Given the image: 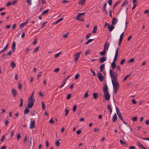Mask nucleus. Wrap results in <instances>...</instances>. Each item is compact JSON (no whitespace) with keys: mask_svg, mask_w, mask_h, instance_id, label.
Segmentation results:
<instances>
[{"mask_svg":"<svg viewBox=\"0 0 149 149\" xmlns=\"http://www.w3.org/2000/svg\"><path fill=\"white\" fill-rule=\"evenodd\" d=\"M93 39H89L87 41V42H86L85 44L86 45H87L90 42H92V41H93Z\"/></svg>","mask_w":149,"mask_h":149,"instance_id":"33","label":"nucleus"},{"mask_svg":"<svg viewBox=\"0 0 149 149\" xmlns=\"http://www.w3.org/2000/svg\"><path fill=\"white\" fill-rule=\"evenodd\" d=\"M85 15V12L83 13H79L78 15V16H79L80 17L82 15Z\"/></svg>","mask_w":149,"mask_h":149,"instance_id":"40","label":"nucleus"},{"mask_svg":"<svg viewBox=\"0 0 149 149\" xmlns=\"http://www.w3.org/2000/svg\"><path fill=\"white\" fill-rule=\"evenodd\" d=\"M120 2V1H117L115 4L113 6V9H114L115 7L116 6V5L119 4Z\"/></svg>","mask_w":149,"mask_h":149,"instance_id":"29","label":"nucleus"},{"mask_svg":"<svg viewBox=\"0 0 149 149\" xmlns=\"http://www.w3.org/2000/svg\"><path fill=\"white\" fill-rule=\"evenodd\" d=\"M81 52H78L77 54H75L74 55V59H75V61H77L80 56V54L81 53Z\"/></svg>","mask_w":149,"mask_h":149,"instance_id":"5","label":"nucleus"},{"mask_svg":"<svg viewBox=\"0 0 149 149\" xmlns=\"http://www.w3.org/2000/svg\"><path fill=\"white\" fill-rule=\"evenodd\" d=\"M110 74L111 77L113 79V81H117V79L118 74L117 73L115 72L113 70H110Z\"/></svg>","mask_w":149,"mask_h":149,"instance_id":"3","label":"nucleus"},{"mask_svg":"<svg viewBox=\"0 0 149 149\" xmlns=\"http://www.w3.org/2000/svg\"><path fill=\"white\" fill-rule=\"evenodd\" d=\"M65 116H67L69 112V110L67 109H65Z\"/></svg>","mask_w":149,"mask_h":149,"instance_id":"54","label":"nucleus"},{"mask_svg":"<svg viewBox=\"0 0 149 149\" xmlns=\"http://www.w3.org/2000/svg\"><path fill=\"white\" fill-rule=\"evenodd\" d=\"M123 122V123L127 125H126V126H127V127H128L130 129H130V127L129 126V125H128L126 122H125L124 120H123H123H121Z\"/></svg>","mask_w":149,"mask_h":149,"instance_id":"38","label":"nucleus"},{"mask_svg":"<svg viewBox=\"0 0 149 149\" xmlns=\"http://www.w3.org/2000/svg\"><path fill=\"white\" fill-rule=\"evenodd\" d=\"M42 107L43 110L45 109V104L43 102H42Z\"/></svg>","mask_w":149,"mask_h":149,"instance_id":"39","label":"nucleus"},{"mask_svg":"<svg viewBox=\"0 0 149 149\" xmlns=\"http://www.w3.org/2000/svg\"><path fill=\"white\" fill-rule=\"evenodd\" d=\"M69 33H67L66 34H64L63 36V37L64 38H67L68 37V34H69Z\"/></svg>","mask_w":149,"mask_h":149,"instance_id":"59","label":"nucleus"},{"mask_svg":"<svg viewBox=\"0 0 149 149\" xmlns=\"http://www.w3.org/2000/svg\"><path fill=\"white\" fill-rule=\"evenodd\" d=\"M109 46V43L108 42H106L104 45L103 49L107 51L108 49Z\"/></svg>","mask_w":149,"mask_h":149,"instance_id":"6","label":"nucleus"},{"mask_svg":"<svg viewBox=\"0 0 149 149\" xmlns=\"http://www.w3.org/2000/svg\"><path fill=\"white\" fill-rule=\"evenodd\" d=\"M106 51L103 49V51L100 52V55L101 56H104L106 53Z\"/></svg>","mask_w":149,"mask_h":149,"instance_id":"22","label":"nucleus"},{"mask_svg":"<svg viewBox=\"0 0 149 149\" xmlns=\"http://www.w3.org/2000/svg\"><path fill=\"white\" fill-rule=\"evenodd\" d=\"M20 103L19 105V107H22L23 104V100L22 98H20Z\"/></svg>","mask_w":149,"mask_h":149,"instance_id":"31","label":"nucleus"},{"mask_svg":"<svg viewBox=\"0 0 149 149\" xmlns=\"http://www.w3.org/2000/svg\"><path fill=\"white\" fill-rule=\"evenodd\" d=\"M138 144L139 147L142 149H147L146 147L139 141L137 142Z\"/></svg>","mask_w":149,"mask_h":149,"instance_id":"12","label":"nucleus"},{"mask_svg":"<svg viewBox=\"0 0 149 149\" xmlns=\"http://www.w3.org/2000/svg\"><path fill=\"white\" fill-rule=\"evenodd\" d=\"M131 73H130L129 74V75H127L124 78V79H123V80L124 81H125V80H126V79H127L128 77H129L130 75V74H131Z\"/></svg>","mask_w":149,"mask_h":149,"instance_id":"52","label":"nucleus"},{"mask_svg":"<svg viewBox=\"0 0 149 149\" xmlns=\"http://www.w3.org/2000/svg\"><path fill=\"white\" fill-rule=\"evenodd\" d=\"M29 109L27 108H26L24 110V114H27L29 112Z\"/></svg>","mask_w":149,"mask_h":149,"instance_id":"24","label":"nucleus"},{"mask_svg":"<svg viewBox=\"0 0 149 149\" xmlns=\"http://www.w3.org/2000/svg\"><path fill=\"white\" fill-rule=\"evenodd\" d=\"M111 66L113 69H114L116 67V64L114 62H113L111 63Z\"/></svg>","mask_w":149,"mask_h":149,"instance_id":"19","label":"nucleus"},{"mask_svg":"<svg viewBox=\"0 0 149 149\" xmlns=\"http://www.w3.org/2000/svg\"><path fill=\"white\" fill-rule=\"evenodd\" d=\"M90 52V51L89 50H86L85 52V55L87 56L88 54H89Z\"/></svg>","mask_w":149,"mask_h":149,"instance_id":"56","label":"nucleus"},{"mask_svg":"<svg viewBox=\"0 0 149 149\" xmlns=\"http://www.w3.org/2000/svg\"><path fill=\"white\" fill-rule=\"evenodd\" d=\"M123 34H124V32H123L121 34V35L120 36L119 43H118V45L119 46H120L121 44V42H122V40H123Z\"/></svg>","mask_w":149,"mask_h":149,"instance_id":"8","label":"nucleus"},{"mask_svg":"<svg viewBox=\"0 0 149 149\" xmlns=\"http://www.w3.org/2000/svg\"><path fill=\"white\" fill-rule=\"evenodd\" d=\"M91 35V33H89L88 34L86 37V39H88Z\"/></svg>","mask_w":149,"mask_h":149,"instance_id":"49","label":"nucleus"},{"mask_svg":"<svg viewBox=\"0 0 149 149\" xmlns=\"http://www.w3.org/2000/svg\"><path fill=\"white\" fill-rule=\"evenodd\" d=\"M18 89H22V85L20 83H18Z\"/></svg>","mask_w":149,"mask_h":149,"instance_id":"55","label":"nucleus"},{"mask_svg":"<svg viewBox=\"0 0 149 149\" xmlns=\"http://www.w3.org/2000/svg\"><path fill=\"white\" fill-rule=\"evenodd\" d=\"M139 138H140L141 139H142L145 140H146L149 141V138H143V137H140L139 136Z\"/></svg>","mask_w":149,"mask_h":149,"instance_id":"35","label":"nucleus"},{"mask_svg":"<svg viewBox=\"0 0 149 149\" xmlns=\"http://www.w3.org/2000/svg\"><path fill=\"white\" fill-rule=\"evenodd\" d=\"M32 141H30L29 143H30V147H32V148L33 147V146H32V143H33V138H32Z\"/></svg>","mask_w":149,"mask_h":149,"instance_id":"43","label":"nucleus"},{"mask_svg":"<svg viewBox=\"0 0 149 149\" xmlns=\"http://www.w3.org/2000/svg\"><path fill=\"white\" fill-rule=\"evenodd\" d=\"M12 93L13 94L14 97H15L17 96V91L14 89H12Z\"/></svg>","mask_w":149,"mask_h":149,"instance_id":"10","label":"nucleus"},{"mask_svg":"<svg viewBox=\"0 0 149 149\" xmlns=\"http://www.w3.org/2000/svg\"><path fill=\"white\" fill-rule=\"evenodd\" d=\"M113 86V88H115L114 91L115 94H116L118 91V89L119 88V84L117 81H113V79L111 80Z\"/></svg>","mask_w":149,"mask_h":149,"instance_id":"2","label":"nucleus"},{"mask_svg":"<svg viewBox=\"0 0 149 149\" xmlns=\"http://www.w3.org/2000/svg\"><path fill=\"white\" fill-rule=\"evenodd\" d=\"M128 3V1H127L125 0L123 2V3L121 4V6H123L124 5H127Z\"/></svg>","mask_w":149,"mask_h":149,"instance_id":"27","label":"nucleus"},{"mask_svg":"<svg viewBox=\"0 0 149 149\" xmlns=\"http://www.w3.org/2000/svg\"><path fill=\"white\" fill-rule=\"evenodd\" d=\"M26 24L25 22L21 24H20V25H19V27H20L21 28H22L24 26V25H26Z\"/></svg>","mask_w":149,"mask_h":149,"instance_id":"34","label":"nucleus"},{"mask_svg":"<svg viewBox=\"0 0 149 149\" xmlns=\"http://www.w3.org/2000/svg\"><path fill=\"white\" fill-rule=\"evenodd\" d=\"M60 69L59 68H57L54 70V72H58L59 70Z\"/></svg>","mask_w":149,"mask_h":149,"instance_id":"61","label":"nucleus"},{"mask_svg":"<svg viewBox=\"0 0 149 149\" xmlns=\"http://www.w3.org/2000/svg\"><path fill=\"white\" fill-rule=\"evenodd\" d=\"M77 109V106L76 105H74L73 107L72 108V110L74 112H75Z\"/></svg>","mask_w":149,"mask_h":149,"instance_id":"42","label":"nucleus"},{"mask_svg":"<svg viewBox=\"0 0 149 149\" xmlns=\"http://www.w3.org/2000/svg\"><path fill=\"white\" fill-rule=\"evenodd\" d=\"M29 48H26L25 49V50H24V51H25V52L26 53H27L29 52Z\"/></svg>","mask_w":149,"mask_h":149,"instance_id":"57","label":"nucleus"},{"mask_svg":"<svg viewBox=\"0 0 149 149\" xmlns=\"http://www.w3.org/2000/svg\"><path fill=\"white\" fill-rule=\"evenodd\" d=\"M97 30V26H95L93 27V29L92 31V33H96Z\"/></svg>","mask_w":149,"mask_h":149,"instance_id":"21","label":"nucleus"},{"mask_svg":"<svg viewBox=\"0 0 149 149\" xmlns=\"http://www.w3.org/2000/svg\"><path fill=\"white\" fill-rule=\"evenodd\" d=\"M29 100V102L30 103H33L34 104V101L33 100V98H30V97H29L28 99Z\"/></svg>","mask_w":149,"mask_h":149,"instance_id":"23","label":"nucleus"},{"mask_svg":"<svg viewBox=\"0 0 149 149\" xmlns=\"http://www.w3.org/2000/svg\"><path fill=\"white\" fill-rule=\"evenodd\" d=\"M112 2L113 1L112 0H109L108 2V4L110 6H111L112 5Z\"/></svg>","mask_w":149,"mask_h":149,"instance_id":"48","label":"nucleus"},{"mask_svg":"<svg viewBox=\"0 0 149 149\" xmlns=\"http://www.w3.org/2000/svg\"><path fill=\"white\" fill-rule=\"evenodd\" d=\"M27 140V138L26 136H25L23 140V143H24Z\"/></svg>","mask_w":149,"mask_h":149,"instance_id":"47","label":"nucleus"},{"mask_svg":"<svg viewBox=\"0 0 149 149\" xmlns=\"http://www.w3.org/2000/svg\"><path fill=\"white\" fill-rule=\"evenodd\" d=\"M61 139H59L58 141H56V145L57 146H59V141L61 140Z\"/></svg>","mask_w":149,"mask_h":149,"instance_id":"46","label":"nucleus"},{"mask_svg":"<svg viewBox=\"0 0 149 149\" xmlns=\"http://www.w3.org/2000/svg\"><path fill=\"white\" fill-rule=\"evenodd\" d=\"M116 113H117L118 115H119L120 114H121V113L119 111L118 108L116 106Z\"/></svg>","mask_w":149,"mask_h":149,"instance_id":"28","label":"nucleus"},{"mask_svg":"<svg viewBox=\"0 0 149 149\" xmlns=\"http://www.w3.org/2000/svg\"><path fill=\"white\" fill-rule=\"evenodd\" d=\"M107 5V3H105L104 4V6L103 7L102 9L104 10H106V8Z\"/></svg>","mask_w":149,"mask_h":149,"instance_id":"41","label":"nucleus"},{"mask_svg":"<svg viewBox=\"0 0 149 149\" xmlns=\"http://www.w3.org/2000/svg\"><path fill=\"white\" fill-rule=\"evenodd\" d=\"M107 60V57L105 56L101 57L99 60V62L101 63H103Z\"/></svg>","mask_w":149,"mask_h":149,"instance_id":"9","label":"nucleus"},{"mask_svg":"<svg viewBox=\"0 0 149 149\" xmlns=\"http://www.w3.org/2000/svg\"><path fill=\"white\" fill-rule=\"evenodd\" d=\"M120 144L121 145H124V144L125 145H127V144L126 143H125V142H124L121 139L120 140Z\"/></svg>","mask_w":149,"mask_h":149,"instance_id":"37","label":"nucleus"},{"mask_svg":"<svg viewBox=\"0 0 149 149\" xmlns=\"http://www.w3.org/2000/svg\"><path fill=\"white\" fill-rule=\"evenodd\" d=\"M71 95L70 94H69L68 96H67V97H66V98L67 99V100H69L70 98V97H71Z\"/></svg>","mask_w":149,"mask_h":149,"instance_id":"60","label":"nucleus"},{"mask_svg":"<svg viewBox=\"0 0 149 149\" xmlns=\"http://www.w3.org/2000/svg\"><path fill=\"white\" fill-rule=\"evenodd\" d=\"M118 55L115 54V57L113 59V62H116L118 59Z\"/></svg>","mask_w":149,"mask_h":149,"instance_id":"32","label":"nucleus"},{"mask_svg":"<svg viewBox=\"0 0 149 149\" xmlns=\"http://www.w3.org/2000/svg\"><path fill=\"white\" fill-rule=\"evenodd\" d=\"M11 66L13 68L16 66V64L13 62H11Z\"/></svg>","mask_w":149,"mask_h":149,"instance_id":"30","label":"nucleus"},{"mask_svg":"<svg viewBox=\"0 0 149 149\" xmlns=\"http://www.w3.org/2000/svg\"><path fill=\"white\" fill-rule=\"evenodd\" d=\"M86 1V0H80L78 2V4L81 5H84Z\"/></svg>","mask_w":149,"mask_h":149,"instance_id":"15","label":"nucleus"},{"mask_svg":"<svg viewBox=\"0 0 149 149\" xmlns=\"http://www.w3.org/2000/svg\"><path fill=\"white\" fill-rule=\"evenodd\" d=\"M32 119H33L32 118L31 119L30 126L29 127V128L31 129H32L34 127L35 125V121L34 120H32Z\"/></svg>","mask_w":149,"mask_h":149,"instance_id":"7","label":"nucleus"},{"mask_svg":"<svg viewBox=\"0 0 149 149\" xmlns=\"http://www.w3.org/2000/svg\"><path fill=\"white\" fill-rule=\"evenodd\" d=\"M93 97L95 100L97 99L98 98L97 93H94L93 94Z\"/></svg>","mask_w":149,"mask_h":149,"instance_id":"16","label":"nucleus"},{"mask_svg":"<svg viewBox=\"0 0 149 149\" xmlns=\"http://www.w3.org/2000/svg\"><path fill=\"white\" fill-rule=\"evenodd\" d=\"M104 87L103 89V91L104 93V95L106 100H110V96L109 93L108 91V87L106 84H104Z\"/></svg>","mask_w":149,"mask_h":149,"instance_id":"1","label":"nucleus"},{"mask_svg":"<svg viewBox=\"0 0 149 149\" xmlns=\"http://www.w3.org/2000/svg\"><path fill=\"white\" fill-rule=\"evenodd\" d=\"M117 117L116 115V113H115L113 118V121L114 122H116L117 120Z\"/></svg>","mask_w":149,"mask_h":149,"instance_id":"17","label":"nucleus"},{"mask_svg":"<svg viewBox=\"0 0 149 149\" xmlns=\"http://www.w3.org/2000/svg\"><path fill=\"white\" fill-rule=\"evenodd\" d=\"M133 6L135 7H136L137 4V0H133Z\"/></svg>","mask_w":149,"mask_h":149,"instance_id":"25","label":"nucleus"},{"mask_svg":"<svg viewBox=\"0 0 149 149\" xmlns=\"http://www.w3.org/2000/svg\"><path fill=\"white\" fill-rule=\"evenodd\" d=\"M34 104L33 103L29 102L27 104V107L29 108H31L33 106Z\"/></svg>","mask_w":149,"mask_h":149,"instance_id":"18","label":"nucleus"},{"mask_svg":"<svg viewBox=\"0 0 149 149\" xmlns=\"http://www.w3.org/2000/svg\"><path fill=\"white\" fill-rule=\"evenodd\" d=\"M8 43H7L6 46L3 49L5 51L6 50H7V49L8 48Z\"/></svg>","mask_w":149,"mask_h":149,"instance_id":"44","label":"nucleus"},{"mask_svg":"<svg viewBox=\"0 0 149 149\" xmlns=\"http://www.w3.org/2000/svg\"><path fill=\"white\" fill-rule=\"evenodd\" d=\"M49 10V9H47L46 10L44 11L41 14V15H44L45 14L48 12Z\"/></svg>","mask_w":149,"mask_h":149,"instance_id":"26","label":"nucleus"},{"mask_svg":"<svg viewBox=\"0 0 149 149\" xmlns=\"http://www.w3.org/2000/svg\"><path fill=\"white\" fill-rule=\"evenodd\" d=\"M119 118L121 120H123V118L121 115V114H120L118 115Z\"/></svg>","mask_w":149,"mask_h":149,"instance_id":"58","label":"nucleus"},{"mask_svg":"<svg viewBox=\"0 0 149 149\" xmlns=\"http://www.w3.org/2000/svg\"><path fill=\"white\" fill-rule=\"evenodd\" d=\"M125 61V59H122L120 62V64L121 65H123L124 64Z\"/></svg>","mask_w":149,"mask_h":149,"instance_id":"45","label":"nucleus"},{"mask_svg":"<svg viewBox=\"0 0 149 149\" xmlns=\"http://www.w3.org/2000/svg\"><path fill=\"white\" fill-rule=\"evenodd\" d=\"M145 123L147 125H149V119H147L146 120Z\"/></svg>","mask_w":149,"mask_h":149,"instance_id":"64","label":"nucleus"},{"mask_svg":"<svg viewBox=\"0 0 149 149\" xmlns=\"http://www.w3.org/2000/svg\"><path fill=\"white\" fill-rule=\"evenodd\" d=\"M12 52H15V44L14 42H13L12 46Z\"/></svg>","mask_w":149,"mask_h":149,"instance_id":"14","label":"nucleus"},{"mask_svg":"<svg viewBox=\"0 0 149 149\" xmlns=\"http://www.w3.org/2000/svg\"><path fill=\"white\" fill-rule=\"evenodd\" d=\"M134 60L133 58H132L129 60L128 62L129 63H133L134 62Z\"/></svg>","mask_w":149,"mask_h":149,"instance_id":"53","label":"nucleus"},{"mask_svg":"<svg viewBox=\"0 0 149 149\" xmlns=\"http://www.w3.org/2000/svg\"><path fill=\"white\" fill-rule=\"evenodd\" d=\"M113 25H110L109 26H107V28L108 29V30L110 31H111L114 28V26Z\"/></svg>","mask_w":149,"mask_h":149,"instance_id":"11","label":"nucleus"},{"mask_svg":"<svg viewBox=\"0 0 149 149\" xmlns=\"http://www.w3.org/2000/svg\"><path fill=\"white\" fill-rule=\"evenodd\" d=\"M60 52H59L56 54L54 56V57L55 58H57V57H58L60 55Z\"/></svg>","mask_w":149,"mask_h":149,"instance_id":"63","label":"nucleus"},{"mask_svg":"<svg viewBox=\"0 0 149 149\" xmlns=\"http://www.w3.org/2000/svg\"><path fill=\"white\" fill-rule=\"evenodd\" d=\"M88 91L87 92H86V93L84 95V97L85 98H86L89 95H88Z\"/></svg>","mask_w":149,"mask_h":149,"instance_id":"51","label":"nucleus"},{"mask_svg":"<svg viewBox=\"0 0 149 149\" xmlns=\"http://www.w3.org/2000/svg\"><path fill=\"white\" fill-rule=\"evenodd\" d=\"M118 21V19L116 18H114L112 21V25H115L117 22Z\"/></svg>","mask_w":149,"mask_h":149,"instance_id":"13","label":"nucleus"},{"mask_svg":"<svg viewBox=\"0 0 149 149\" xmlns=\"http://www.w3.org/2000/svg\"><path fill=\"white\" fill-rule=\"evenodd\" d=\"M49 123H54V122L53 120V119L52 118H51L49 120Z\"/></svg>","mask_w":149,"mask_h":149,"instance_id":"62","label":"nucleus"},{"mask_svg":"<svg viewBox=\"0 0 149 149\" xmlns=\"http://www.w3.org/2000/svg\"><path fill=\"white\" fill-rule=\"evenodd\" d=\"M138 118L137 116L134 117L132 119V120L133 122L137 121Z\"/></svg>","mask_w":149,"mask_h":149,"instance_id":"36","label":"nucleus"},{"mask_svg":"<svg viewBox=\"0 0 149 149\" xmlns=\"http://www.w3.org/2000/svg\"><path fill=\"white\" fill-rule=\"evenodd\" d=\"M97 77L101 81H102L104 80V77L100 73H98L97 74Z\"/></svg>","mask_w":149,"mask_h":149,"instance_id":"4","label":"nucleus"},{"mask_svg":"<svg viewBox=\"0 0 149 149\" xmlns=\"http://www.w3.org/2000/svg\"><path fill=\"white\" fill-rule=\"evenodd\" d=\"M79 77V75L78 74H76L75 76V79L76 80Z\"/></svg>","mask_w":149,"mask_h":149,"instance_id":"50","label":"nucleus"},{"mask_svg":"<svg viewBox=\"0 0 149 149\" xmlns=\"http://www.w3.org/2000/svg\"><path fill=\"white\" fill-rule=\"evenodd\" d=\"M104 67H105V65L104 64H102L100 65V72H102L103 71V69L104 68Z\"/></svg>","mask_w":149,"mask_h":149,"instance_id":"20","label":"nucleus"}]
</instances>
